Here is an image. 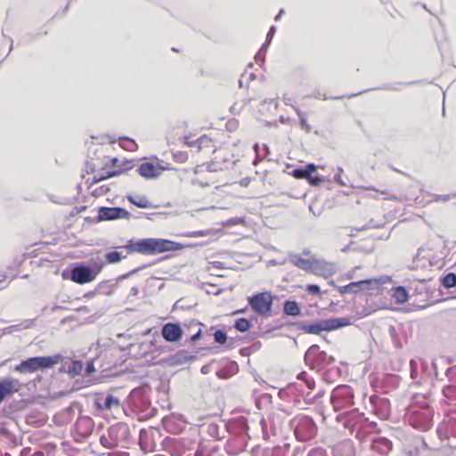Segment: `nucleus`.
Returning <instances> with one entry per match:
<instances>
[{"label": "nucleus", "mask_w": 456, "mask_h": 456, "mask_svg": "<svg viewBox=\"0 0 456 456\" xmlns=\"http://www.w3.org/2000/svg\"><path fill=\"white\" fill-rule=\"evenodd\" d=\"M185 245L161 238H144L137 240H129L123 248L129 252H138L143 255H154L167 251H176L183 248Z\"/></svg>", "instance_id": "nucleus-1"}, {"label": "nucleus", "mask_w": 456, "mask_h": 456, "mask_svg": "<svg viewBox=\"0 0 456 456\" xmlns=\"http://www.w3.org/2000/svg\"><path fill=\"white\" fill-rule=\"evenodd\" d=\"M337 421L348 429L352 435L354 434V437L360 441H363L377 427L374 421L369 420L364 413L360 412L357 408L338 414Z\"/></svg>", "instance_id": "nucleus-2"}, {"label": "nucleus", "mask_w": 456, "mask_h": 456, "mask_svg": "<svg viewBox=\"0 0 456 456\" xmlns=\"http://www.w3.org/2000/svg\"><path fill=\"white\" fill-rule=\"evenodd\" d=\"M104 265V261L100 257L91 258L89 263L76 262L71 265L69 273L63 271L62 277L83 285L93 281L102 272Z\"/></svg>", "instance_id": "nucleus-3"}, {"label": "nucleus", "mask_w": 456, "mask_h": 456, "mask_svg": "<svg viewBox=\"0 0 456 456\" xmlns=\"http://www.w3.org/2000/svg\"><path fill=\"white\" fill-rule=\"evenodd\" d=\"M352 324L351 317H331L314 322L304 321L290 322L298 330L305 334L320 335L322 331H332Z\"/></svg>", "instance_id": "nucleus-4"}, {"label": "nucleus", "mask_w": 456, "mask_h": 456, "mask_svg": "<svg viewBox=\"0 0 456 456\" xmlns=\"http://www.w3.org/2000/svg\"><path fill=\"white\" fill-rule=\"evenodd\" d=\"M407 416L409 424L420 431H428L433 424V409L426 403H414L408 407Z\"/></svg>", "instance_id": "nucleus-5"}, {"label": "nucleus", "mask_w": 456, "mask_h": 456, "mask_svg": "<svg viewBox=\"0 0 456 456\" xmlns=\"http://www.w3.org/2000/svg\"><path fill=\"white\" fill-rule=\"evenodd\" d=\"M65 357L61 354L53 355L32 356L22 360L14 370L19 373H34L39 370L53 368Z\"/></svg>", "instance_id": "nucleus-6"}, {"label": "nucleus", "mask_w": 456, "mask_h": 456, "mask_svg": "<svg viewBox=\"0 0 456 456\" xmlns=\"http://www.w3.org/2000/svg\"><path fill=\"white\" fill-rule=\"evenodd\" d=\"M330 403L335 411H346L354 404V389L348 385L336 387L330 395Z\"/></svg>", "instance_id": "nucleus-7"}, {"label": "nucleus", "mask_w": 456, "mask_h": 456, "mask_svg": "<svg viewBox=\"0 0 456 456\" xmlns=\"http://www.w3.org/2000/svg\"><path fill=\"white\" fill-rule=\"evenodd\" d=\"M304 361L311 370L321 371L334 362V357L328 355L318 345L314 344L306 350Z\"/></svg>", "instance_id": "nucleus-8"}, {"label": "nucleus", "mask_w": 456, "mask_h": 456, "mask_svg": "<svg viewBox=\"0 0 456 456\" xmlns=\"http://www.w3.org/2000/svg\"><path fill=\"white\" fill-rule=\"evenodd\" d=\"M290 424L294 428L295 436L298 441H310L317 434V426L309 416L297 417L290 421Z\"/></svg>", "instance_id": "nucleus-9"}, {"label": "nucleus", "mask_w": 456, "mask_h": 456, "mask_svg": "<svg viewBox=\"0 0 456 456\" xmlns=\"http://www.w3.org/2000/svg\"><path fill=\"white\" fill-rule=\"evenodd\" d=\"M248 303L256 314L266 316L272 309L273 297L269 291L257 292L248 298Z\"/></svg>", "instance_id": "nucleus-10"}, {"label": "nucleus", "mask_w": 456, "mask_h": 456, "mask_svg": "<svg viewBox=\"0 0 456 456\" xmlns=\"http://www.w3.org/2000/svg\"><path fill=\"white\" fill-rule=\"evenodd\" d=\"M130 213L121 207H99L97 208L96 222L112 221L117 219H129Z\"/></svg>", "instance_id": "nucleus-11"}, {"label": "nucleus", "mask_w": 456, "mask_h": 456, "mask_svg": "<svg viewBox=\"0 0 456 456\" xmlns=\"http://www.w3.org/2000/svg\"><path fill=\"white\" fill-rule=\"evenodd\" d=\"M380 282L378 279H364L357 281H352L347 285L338 287V291L341 295L347 293L356 294L362 290H370L379 286Z\"/></svg>", "instance_id": "nucleus-12"}, {"label": "nucleus", "mask_w": 456, "mask_h": 456, "mask_svg": "<svg viewBox=\"0 0 456 456\" xmlns=\"http://www.w3.org/2000/svg\"><path fill=\"white\" fill-rule=\"evenodd\" d=\"M108 435L116 444V446L126 448L130 437V429L126 423H117L108 428Z\"/></svg>", "instance_id": "nucleus-13"}, {"label": "nucleus", "mask_w": 456, "mask_h": 456, "mask_svg": "<svg viewBox=\"0 0 456 456\" xmlns=\"http://www.w3.org/2000/svg\"><path fill=\"white\" fill-rule=\"evenodd\" d=\"M370 411L380 419H387L391 414L390 401L386 397L371 395L369 397Z\"/></svg>", "instance_id": "nucleus-14"}, {"label": "nucleus", "mask_w": 456, "mask_h": 456, "mask_svg": "<svg viewBox=\"0 0 456 456\" xmlns=\"http://www.w3.org/2000/svg\"><path fill=\"white\" fill-rule=\"evenodd\" d=\"M196 359V354H192L185 349H180L176 351L175 354H169L167 357L159 359V363L168 367H175L193 362Z\"/></svg>", "instance_id": "nucleus-15"}, {"label": "nucleus", "mask_w": 456, "mask_h": 456, "mask_svg": "<svg viewBox=\"0 0 456 456\" xmlns=\"http://www.w3.org/2000/svg\"><path fill=\"white\" fill-rule=\"evenodd\" d=\"M161 336L166 342L176 343L179 342L183 336V329L182 324L178 322H168L161 327Z\"/></svg>", "instance_id": "nucleus-16"}, {"label": "nucleus", "mask_w": 456, "mask_h": 456, "mask_svg": "<svg viewBox=\"0 0 456 456\" xmlns=\"http://www.w3.org/2000/svg\"><path fill=\"white\" fill-rule=\"evenodd\" d=\"M289 261L295 266L304 271H317L318 269H321L324 265H328V263L322 259H317L315 257L305 259L297 254L290 255Z\"/></svg>", "instance_id": "nucleus-17"}, {"label": "nucleus", "mask_w": 456, "mask_h": 456, "mask_svg": "<svg viewBox=\"0 0 456 456\" xmlns=\"http://www.w3.org/2000/svg\"><path fill=\"white\" fill-rule=\"evenodd\" d=\"M400 380L401 379L398 375L385 373L377 379L376 383L383 393L388 394L398 387Z\"/></svg>", "instance_id": "nucleus-18"}, {"label": "nucleus", "mask_w": 456, "mask_h": 456, "mask_svg": "<svg viewBox=\"0 0 456 456\" xmlns=\"http://www.w3.org/2000/svg\"><path fill=\"white\" fill-rule=\"evenodd\" d=\"M94 406L98 410H112L118 409L120 401L112 394L99 395L94 399Z\"/></svg>", "instance_id": "nucleus-19"}, {"label": "nucleus", "mask_w": 456, "mask_h": 456, "mask_svg": "<svg viewBox=\"0 0 456 456\" xmlns=\"http://www.w3.org/2000/svg\"><path fill=\"white\" fill-rule=\"evenodd\" d=\"M166 168L152 162H143L137 168V173L145 179H155L161 175Z\"/></svg>", "instance_id": "nucleus-20"}, {"label": "nucleus", "mask_w": 456, "mask_h": 456, "mask_svg": "<svg viewBox=\"0 0 456 456\" xmlns=\"http://www.w3.org/2000/svg\"><path fill=\"white\" fill-rule=\"evenodd\" d=\"M392 449V441L385 436H377L371 440L370 450L381 456H387Z\"/></svg>", "instance_id": "nucleus-21"}, {"label": "nucleus", "mask_w": 456, "mask_h": 456, "mask_svg": "<svg viewBox=\"0 0 456 456\" xmlns=\"http://www.w3.org/2000/svg\"><path fill=\"white\" fill-rule=\"evenodd\" d=\"M333 456H355V448L350 439H345L334 444L331 448Z\"/></svg>", "instance_id": "nucleus-22"}, {"label": "nucleus", "mask_w": 456, "mask_h": 456, "mask_svg": "<svg viewBox=\"0 0 456 456\" xmlns=\"http://www.w3.org/2000/svg\"><path fill=\"white\" fill-rule=\"evenodd\" d=\"M18 380L13 379H0V404L18 391Z\"/></svg>", "instance_id": "nucleus-23"}, {"label": "nucleus", "mask_w": 456, "mask_h": 456, "mask_svg": "<svg viewBox=\"0 0 456 456\" xmlns=\"http://www.w3.org/2000/svg\"><path fill=\"white\" fill-rule=\"evenodd\" d=\"M419 82V80H414V81H409V82H395V83L383 84V85H381L379 86H377V87H373V88H370V89H365V90H362V91H360V92H357V93H354V94H351L347 95V97L348 98H352V97H354L356 95H360L362 93L369 92V91H371V90L399 91L401 86H410V85L417 84Z\"/></svg>", "instance_id": "nucleus-24"}, {"label": "nucleus", "mask_w": 456, "mask_h": 456, "mask_svg": "<svg viewBox=\"0 0 456 456\" xmlns=\"http://www.w3.org/2000/svg\"><path fill=\"white\" fill-rule=\"evenodd\" d=\"M446 377L451 384L444 387V395L451 399L456 398V366L450 367L446 370Z\"/></svg>", "instance_id": "nucleus-25"}, {"label": "nucleus", "mask_w": 456, "mask_h": 456, "mask_svg": "<svg viewBox=\"0 0 456 456\" xmlns=\"http://www.w3.org/2000/svg\"><path fill=\"white\" fill-rule=\"evenodd\" d=\"M224 362V366L216 372V377L221 379H228L239 371V365L236 362L228 359Z\"/></svg>", "instance_id": "nucleus-26"}, {"label": "nucleus", "mask_w": 456, "mask_h": 456, "mask_svg": "<svg viewBox=\"0 0 456 456\" xmlns=\"http://www.w3.org/2000/svg\"><path fill=\"white\" fill-rule=\"evenodd\" d=\"M282 314L286 316H302L301 307L296 300H285L282 304Z\"/></svg>", "instance_id": "nucleus-27"}, {"label": "nucleus", "mask_w": 456, "mask_h": 456, "mask_svg": "<svg viewBox=\"0 0 456 456\" xmlns=\"http://www.w3.org/2000/svg\"><path fill=\"white\" fill-rule=\"evenodd\" d=\"M316 172V166L314 163H309L302 167H298L294 168L291 171V175L293 177L297 179H305L307 180L310 175L314 174Z\"/></svg>", "instance_id": "nucleus-28"}, {"label": "nucleus", "mask_w": 456, "mask_h": 456, "mask_svg": "<svg viewBox=\"0 0 456 456\" xmlns=\"http://www.w3.org/2000/svg\"><path fill=\"white\" fill-rule=\"evenodd\" d=\"M128 201L140 208H153V204L148 200L145 195H140L134 197L131 194L126 195Z\"/></svg>", "instance_id": "nucleus-29"}, {"label": "nucleus", "mask_w": 456, "mask_h": 456, "mask_svg": "<svg viewBox=\"0 0 456 456\" xmlns=\"http://www.w3.org/2000/svg\"><path fill=\"white\" fill-rule=\"evenodd\" d=\"M84 364L80 360H72L67 366V373L70 378H75L78 375L83 376Z\"/></svg>", "instance_id": "nucleus-30"}, {"label": "nucleus", "mask_w": 456, "mask_h": 456, "mask_svg": "<svg viewBox=\"0 0 456 456\" xmlns=\"http://www.w3.org/2000/svg\"><path fill=\"white\" fill-rule=\"evenodd\" d=\"M211 139L207 135H202L195 141H191L188 137H184V143L190 147H197L200 151L203 147H208Z\"/></svg>", "instance_id": "nucleus-31"}, {"label": "nucleus", "mask_w": 456, "mask_h": 456, "mask_svg": "<svg viewBox=\"0 0 456 456\" xmlns=\"http://www.w3.org/2000/svg\"><path fill=\"white\" fill-rule=\"evenodd\" d=\"M393 297L397 304H403L408 301L409 294L405 287L397 286L395 288Z\"/></svg>", "instance_id": "nucleus-32"}, {"label": "nucleus", "mask_w": 456, "mask_h": 456, "mask_svg": "<svg viewBox=\"0 0 456 456\" xmlns=\"http://www.w3.org/2000/svg\"><path fill=\"white\" fill-rule=\"evenodd\" d=\"M77 427H78V428H84V431L82 434L84 436L86 437L92 434L93 429H94V423H93V420L91 418L85 417V418L79 419V420L77 422Z\"/></svg>", "instance_id": "nucleus-33"}, {"label": "nucleus", "mask_w": 456, "mask_h": 456, "mask_svg": "<svg viewBox=\"0 0 456 456\" xmlns=\"http://www.w3.org/2000/svg\"><path fill=\"white\" fill-rule=\"evenodd\" d=\"M209 330L210 331L214 330L213 338H214V341L216 344L224 346L228 341V336L224 330H222V329L216 330L214 326H211Z\"/></svg>", "instance_id": "nucleus-34"}, {"label": "nucleus", "mask_w": 456, "mask_h": 456, "mask_svg": "<svg viewBox=\"0 0 456 456\" xmlns=\"http://www.w3.org/2000/svg\"><path fill=\"white\" fill-rule=\"evenodd\" d=\"M440 281L445 289L453 288L456 286V273L452 272L448 273L441 277Z\"/></svg>", "instance_id": "nucleus-35"}, {"label": "nucleus", "mask_w": 456, "mask_h": 456, "mask_svg": "<svg viewBox=\"0 0 456 456\" xmlns=\"http://www.w3.org/2000/svg\"><path fill=\"white\" fill-rule=\"evenodd\" d=\"M123 258H125V256L122 255L121 252L113 250L109 251L105 254V260L104 263L106 264H117L119 263Z\"/></svg>", "instance_id": "nucleus-36"}, {"label": "nucleus", "mask_w": 456, "mask_h": 456, "mask_svg": "<svg viewBox=\"0 0 456 456\" xmlns=\"http://www.w3.org/2000/svg\"><path fill=\"white\" fill-rule=\"evenodd\" d=\"M251 326V321L244 317L238 318L234 322V328L240 332H245L248 330Z\"/></svg>", "instance_id": "nucleus-37"}, {"label": "nucleus", "mask_w": 456, "mask_h": 456, "mask_svg": "<svg viewBox=\"0 0 456 456\" xmlns=\"http://www.w3.org/2000/svg\"><path fill=\"white\" fill-rule=\"evenodd\" d=\"M119 146L122 149L129 151H134L138 147L134 140L126 136H122L119 138Z\"/></svg>", "instance_id": "nucleus-38"}, {"label": "nucleus", "mask_w": 456, "mask_h": 456, "mask_svg": "<svg viewBox=\"0 0 456 456\" xmlns=\"http://www.w3.org/2000/svg\"><path fill=\"white\" fill-rule=\"evenodd\" d=\"M297 379L303 381L309 390L315 388V380L306 371H301L297 375Z\"/></svg>", "instance_id": "nucleus-39"}, {"label": "nucleus", "mask_w": 456, "mask_h": 456, "mask_svg": "<svg viewBox=\"0 0 456 456\" xmlns=\"http://www.w3.org/2000/svg\"><path fill=\"white\" fill-rule=\"evenodd\" d=\"M95 291L102 295H110L114 291V285L110 284V281L100 282L95 289Z\"/></svg>", "instance_id": "nucleus-40"}, {"label": "nucleus", "mask_w": 456, "mask_h": 456, "mask_svg": "<svg viewBox=\"0 0 456 456\" xmlns=\"http://www.w3.org/2000/svg\"><path fill=\"white\" fill-rule=\"evenodd\" d=\"M295 110L299 118V125L305 131L310 132L312 130V126L307 124L306 118L307 116L305 112H303L299 108H295Z\"/></svg>", "instance_id": "nucleus-41"}, {"label": "nucleus", "mask_w": 456, "mask_h": 456, "mask_svg": "<svg viewBox=\"0 0 456 456\" xmlns=\"http://www.w3.org/2000/svg\"><path fill=\"white\" fill-rule=\"evenodd\" d=\"M130 169H132V166L127 167H121L119 169L110 170V171L105 172L104 174H102L100 175V179H102V181H103L105 179H109V178H111L114 176L119 175Z\"/></svg>", "instance_id": "nucleus-42"}, {"label": "nucleus", "mask_w": 456, "mask_h": 456, "mask_svg": "<svg viewBox=\"0 0 456 456\" xmlns=\"http://www.w3.org/2000/svg\"><path fill=\"white\" fill-rule=\"evenodd\" d=\"M268 46L269 45H266L265 43H264L259 51L255 55V61L257 64L262 65L265 62V58Z\"/></svg>", "instance_id": "nucleus-43"}, {"label": "nucleus", "mask_w": 456, "mask_h": 456, "mask_svg": "<svg viewBox=\"0 0 456 456\" xmlns=\"http://www.w3.org/2000/svg\"><path fill=\"white\" fill-rule=\"evenodd\" d=\"M389 334H390V337H391L394 346L396 348H402L403 344H402L401 340L399 339L397 333H396V330L394 326L389 327Z\"/></svg>", "instance_id": "nucleus-44"}, {"label": "nucleus", "mask_w": 456, "mask_h": 456, "mask_svg": "<svg viewBox=\"0 0 456 456\" xmlns=\"http://www.w3.org/2000/svg\"><path fill=\"white\" fill-rule=\"evenodd\" d=\"M95 371L94 360L90 359L86 361V365L84 366L83 377H89L92 373Z\"/></svg>", "instance_id": "nucleus-45"}, {"label": "nucleus", "mask_w": 456, "mask_h": 456, "mask_svg": "<svg viewBox=\"0 0 456 456\" xmlns=\"http://www.w3.org/2000/svg\"><path fill=\"white\" fill-rule=\"evenodd\" d=\"M101 444L108 449H112L117 447L116 444L112 441V439L110 437V435L106 436L105 435H102L100 437Z\"/></svg>", "instance_id": "nucleus-46"}, {"label": "nucleus", "mask_w": 456, "mask_h": 456, "mask_svg": "<svg viewBox=\"0 0 456 456\" xmlns=\"http://www.w3.org/2000/svg\"><path fill=\"white\" fill-rule=\"evenodd\" d=\"M110 191V188L106 185H101L97 188H95L92 192L91 195L94 198H98L101 196H103L107 194Z\"/></svg>", "instance_id": "nucleus-47"}, {"label": "nucleus", "mask_w": 456, "mask_h": 456, "mask_svg": "<svg viewBox=\"0 0 456 456\" xmlns=\"http://www.w3.org/2000/svg\"><path fill=\"white\" fill-rule=\"evenodd\" d=\"M307 182L311 184V185H319L320 183H323L324 182V177L321 175H310V176L308 177L307 179Z\"/></svg>", "instance_id": "nucleus-48"}, {"label": "nucleus", "mask_w": 456, "mask_h": 456, "mask_svg": "<svg viewBox=\"0 0 456 456\" xmlns=\"http://www.w3.org/2000/svg\"><path fill=\"white\" fill-rule=\"evenodd\" d=\"M305 290L314 296H319L322 293L321 288L317 284H308L305 287Z\"/></svg>", "instance_id": "nucleus-49"}, {"label": "nucleus", "mask_w": 456, "mask_h": 456, "mask_svg": "<svg viewBox=\"0 0 456 456\" xmlns=\"http://www.w3.org/2000/svg\"><path fill=\"white\" fill-rule=\"evenodd\" d=\"M307 456H328V455H327V452L325 449H323L322 447H314L308 452Z\"/></svg>", "instance_id": "nucleus-50"}, {"label": "nucleus", "mask_w": 456, "mask_h": 456, "mask_svg": "<svg viewBox=\"0 0 456 456\" xmlns=\"http://www.w3.org/2000/svg\"><path fill=\"white\" fill-rule=\"evenodd\" d=\"M143 266H141V267H137V268H134L120 276H118L117 279H116V281L117 282H119V281H122L127 278H129L130 276H132L134 273H137L139 270L142 269Z\"/></svg>", "instance_id": "nucleus-51"}, {"label": "nucleus", "mask_w": 456, "mask_h": 456, "mask_svg": "<svg viewBox=\"0 0 456 456\" xmlns=\"http://www.w3.org/2000/svg\"><path fill=\"white\" fill-rule=\"evenodd\" d=\"M379 227H381V225L374 224L373 220H370L368 222V224H366L365 225L361 226V227L353 228L352 231L361 232V231H365V230L371 229V228H379Z\"/></svg>", "instance_id": "nucleus-52"}, {"label": "nucleus", "mask_w": 456, "mask_h": 456, "mask_svg": "<svg viewBox=\"0 0 456 456\" xmlns=\"http://www.w3.org/2000/svg\"><path fill=\"white\" fill-rule=\"evenodd\" d=\"M208 234L207 231H192L183 233V236L185 237H203Z\"/></svg>", "instance_id": "nucleus-53"}, {"label": "nucleus", "mask_w": 456, "mask_h": 456, "mask_svg": "<svg viewBox=\"0 0 456 456\" xmlns=\"http://www.w3.org/2000/svg\"><path fill=\"white\" fill-rule=\"evenodd\" d=\"M275 31H276V28H275L274 26H272L269 28V31H268V33L266 35V38H265V41L266 45H270V44H271V42H272V40L273 38V36L275 34Z\"/></svg>", "instance_id": "nucleus-54"}, {"label": "nucleus", "mask_w": 456, "mask_h": 456, "mask_svg": "<svg viewBox=\"0 0 456 456\" xmlns=\"http://www.w3.org/2000/svg\"><path fill=\"white\" fill-rule=\"evenodd\" d=\"M239 340L240 341L242 340L240 337H236V338H229L228 337V341L225 343V348H228V349L233 348L236 345V342Z\"/></svg>", "instance_id": "nucleus-55"}, {"label": "nucleus", "mask_w": 456, "mask_h": 456, "mask_svg": "<svg viewBox=\"0 0 456 456\" xmlns=\"http://www.w3.org/2000/svg\"><path fill=\"white\" fill-rule=\"evenodd\" d=\"M456 196L455 193H449V194H444V195H436L435 196V201H447L449 200L450 199L452 198H454Z\"/></svg>", "instance_id": "nucleus-56"}, {"label": "nucleus", "mask_w": 456, "mask_h": 456, "mask_svg": "<svg viewBox=\"0 0 456 456\" xmlns=\"http://www.w3.org/2000/svg\"><path fill=\"white\" fill-rule=\"evenodd\" d=\"M411 377L412 379H417V362L415 360H411Z\"/></svg>", "instance_id": "nucleus-57"}, {"label": "nucleus", "mask_w": 456, "mask_h": 456, "mask_svg": "<svg viewBox=\"0 0 456 456\" xmlns=\"http://www.w3.org/2000/svg\"><path fill=\"white\" fill-rule=\"evenodd\" d=\"M202 336V330L201 329H199L193 335H191L190 337V338L188 339V341L190 343H195L196 341H198Z\"/></svg>", "instance_id": "nucleus-58"}, {"label": "nucleus", "mask_w": 456, "mask_h": 456, "mask_svg": "<svg viewBox=\"0 0 456 456\" xmlns=\"http://www.w3.org/2000/svg\"><path fill=\"white\" fill-rule=\"evenodd\" d=\"M322 395V391H319L314 396H311V393H307L305 397V400L308 403H312L315 398L317 397H321Z\"/></svg>", "instance_id": "nucleus-59"}, {"label": "nucleus", "mask_w": 456, "mask_h": 456, "mask_svg": "<svg viewBox=\"0 0 456 456\" xmlns=\"http://www.w3.org/2000/svg\"><path fill=\"white\" fill-rule=\"evenodd\" d=\"M223 168L220 167L215 162H212V163H209L207 167V170L208 172H218V171H221Z\"/></svg>", "instance_id": "nucleus-60"}, {"label": "nucleus", "mask_w": 456, "mask_h": 456, "mask_svg": "<svg viewBox=\"0 0 456 456\" xmlns=\"http://www.w3.org/2000/svg\"><path fill=\"white\" fill-rule=\"evenodd\" d=\"M174 158L178 162H183L187 159V155H186V153L179 152V153L174 154Z\"/></svg>", "instance_id": "nucleus-61"}, {"label": "nucleus", "mask_w": 456, "mask_h": 456, "mask_svg": "<svg viewBox=\"0 0 456 456\" xmlns=\"http://www.w3.org/2000/svg\"><path fill=\"white\" fill-rule=\"evenodd\" d=\"M151 345H152V341H150L149 343H141L139 345V347L143 350V352H142V354H145L151 349Z\"/></svg>", "instance_id": "nucleus-62"}, {"label": "nucleus", "mask_w": 456, "mask_h": 456, "mask_svg": "<svg viewBox=\"0 0 456 456\" xmlns=\"http://www.w3.org/2000/svg\"><path fill=\"white\" fill-rule=\"evenodd\" d=\"M254 150H255V151H256V158H255V159H254V161H253V165H254V166H256V165L258 164V162H260V161H261V158H260V156L258 155L259 146H258V144H257V143H255V144H254Z\"/></svg>", "instance_id": "nucleus-63"}, {"label": "nucleus", "mask_w": 456, "mask_h": 456, "mask_svg": "<svg viewBox=\"0 0 456 456\" xmlns=\"http://www.w3.org/2000/svg\"><path fill=\"white\" fill-rule=\"evenodd\" d=\"M260 424H261V427L263 429V436L265 439H267V432H266L267 422L265 419H262L260 421Z\"/></svg>", "instance_id": "nucleus-64"}]
</instances>
